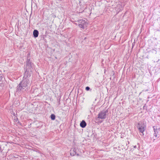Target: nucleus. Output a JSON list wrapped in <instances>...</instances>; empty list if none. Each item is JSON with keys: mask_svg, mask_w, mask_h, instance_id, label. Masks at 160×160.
<instances>
[{"mask_svg": "<svg viewBox=\"0 0 160 160\" xmlns=\"http://www.w3.org/2000/svg\"><path fill=\"white\" fill-rule=\"evenodd\" d=\"M33 64L32 62L31 61L30 59L27 58L26 62V65L25 66V70H32L33 69L32 66Z\"/></svg>", "mask_w": 160, "mask_h": 160, "instance_id": "4", "label": "nucleus"}, {"mask_svg": "<svg viewBox=\"0 0 160 160\" xmlns=\"http://www.w3.org/2000/svg\"><path fill=\"white\" fill-rule=\"evenodd\" d=\"M118 7H119V10L118 11L119 12L120 11H121L123 9V7L122 5H119Z\"/></svg>", "mask_w": 160, "mask_h": 160, "instance_id": "12", "label": "nucleus"}, {"mask_svg": "<svg viewBox=\"0 0 160 160\" xmlns=\"http://www.w3.org/2000/svg\"><path fill=\"white\" fill-rule=\"evenodd\" d=\"M157 62V64H158V66L160 68V60H158Z\"/></svg>", "mask_w": 160, "mask_h": 160, "instance_id": "15", "label": "nucleus"}, {"mask_svg": "<svg viewBox=\"0 0 160 160\" xmlns=\"http://www.w3.org/2000/svg\"><path fill=\"white\" fill-rule=\"evenodd\" d=\"M85 89H86V90L88 91L90 89V88L89 87L87 86V87H86Z\"/></svg>", "mask_w": 160, "mask_h": 160, "instance_id": "14", "label": "nucleus"}, {"mask_svg": "<svg viewBox=\"0 0 160 160\" xmlns=\"http://www.w3.org/2000/svg\"><path fill=\"white\" fill-rule=\"evenodd\" d=\"M134 148H136L137 147V146H134Z\"/></svg>", "mask_w": 160, "mask_h": 160, "instance_id": "18", "label": "nucleus"}, {"mask_svg": "<svg viewBox=\"0 0 160 160\" xmlns=\"http://www.w3.org/2000/svg\"><path fill=\"white\" fill-rule=\"evenodd\" d=\"M154 133H153L154 137L156 138H158L160 136V126L156 125L153 127Z\"/></svg>", "mask_w": 160, "mask_h": 160, "instance_id": "2", "label": "nucleus"}, {"mask_svg": "<svg viewBox=\"0 0 160 160\" xmlns=\"http://www.w3.org/2000/svg\"><path fill=\"white\" fill-rule=\"evenodd\" d=\"M31 82L29 79L23 78L22 80L17 87V92H24L26 91L25 88L31 85Z\"/></svg>", "mask_w": 160, "mask_h": 160, "instance_id": "1", "label": "nucleus"}, {"mask_svg": "<svg viewBox=\"0 0 160 160\" xmlns=\"http://www.w3.org/2000/svg\"><path fill=\"white\" fill-rule=\"evenodd\" d=\"M33 35L35 38L38 37L39 34V32L37 30H34L33 31Z\"/></svg>", "mask_w": 160, "mask_h": 160, "instance_id": "9", "label": "nucleus"}, {"mask_svg": "<svg viewBox=\"0 0 160 160\" xmlns=\"http://www.w3.org/2000/svg\"><path fill=\"white\" fill-rule=\"evenodd\" d=\"M2 148L1 147H0V152H2Z\"/></svg>", "mask_w": 160, "mask_h": 160, "instance_id": "17", "label": "nucleus"}, {"mask_svg": "<svg viewBox=\"0 0 160 160\" xmlns=\"http://www.w3.org/2000/svg\"><path fill=\"white\" fill-rule=\"evenodd\" d=\"M58 105H59L60 104V99H59L58 100Z\"/></svg>", "mask_w": 160, "mask_h": 160, "instance_id": "16", "label": "nucleus"}, {"mask_svg": "<svg viewBox=\"0 0 160 160\" xmlns=\"http://www.w3.org/2000/svg\"><path fill=\"white\" fill-rule=\"evenodd\" d=\"M108 112V110H103L101 111L98 113L97 118L105 119L106 118V115Z\"/></svg>", "mask_w": 160, "mask_h": 160, "instance_id": "5", "label": "nucleus"}, {"mask_svg": "<svg viewBox=\"0 0 160 160\" xmlns=\"http://www.w3.org/2000/svg\"><path fill=\"white\" fill-rule=\"evenodd\" d=\"M137 128L138 129L139 131L143 133L145 130L146 129V125L143 122H140L138 124L137 126Z\"/></svg>", "mask_w": 160, "mask_h": 160, "instance_id": "3", "label": "nucleus"}, {"mask_svg": "<svg viewBox=\"0 0 160 160\" xmlns=\"http://www.w3.org/2000/svg\"><path fill=\"white\" fill-rule=\"evenodd\" d=\"M32 70H25L23 78L29 79L32 74Z\"/></svg>", "mask_w": 160, "mask_h": 160, "instance_id": "7", "label": "nucleus"}, {"mask_svg": "<svg viewBox=\"0 0 160 160\" xmlns=\"http://www.w3.org/2000/svg\"><path fill=\"white\" fill-rule=\"evenodd\" d=\"M86 125L87 123L84 120H82L80 123V126L82 128H84Z\"/></svg>", "mask_w": 160, "mask_h": 160, "instance_id": "10", "label": "nucleus"}, {"mask_svg": "<svg viewBox=\"0 0 160 160\" xmlns=\"http://www.w3.org/2000/svg\"><path fill=\"white\" fill-rule=\"evenodd\" d=\"M77 22H78L77 24L79 27L83 29H84L86 27L87 25L88 24L86 21L85 20L83 19L78 20Z\"/></svg>", "mask_w": 160, "mask_h": 160, "instance_id": "6", "label": "nucleus"}, {"mask_svg": "<svg viewBox=\"0 0 160 160\" xmlns=\"http://www.w3.org/2000/svg\"><path fill=\"white\" fill-rule=\"evenodd\" d=\"M55 117H56L55 115L54 114H52L51 115V116H50L51 118V120H54L55 119Z\"/></svg>", "mask_w": 160, "mask_h": 160, "instance_id": "11", "label": "nucleus"}, {"mask_svg": "<svg viewBox=\"0 0 160 160\" xmlns=\"http://www.w3.org/2000/svg\"><path fill=\"white\" fill-rule=\"evenodd\" d=\"M0 79H1V81L3 79H4V75L3 74H0Z\"/></svg>", "mask_w": 160, "mask_h": 160, "instance_id": "13", "label": "nucleus"}, {"mask_svg": "<svg viewBox=\"0 0 160 160\" xmlns=\"http://www.w3.org/2000/svg\"><path fill=\"white\" fill-rule=\"evenodd\" d=\"M70 154L72 156H74L75 155H77L78 156L79 154L77 153V150L76 148H72L70 150Z\"/></svg>", "mask_w": 160, "mask_h": 160, "instance_id": "8", "label": "nucleus"}]
</instances>
